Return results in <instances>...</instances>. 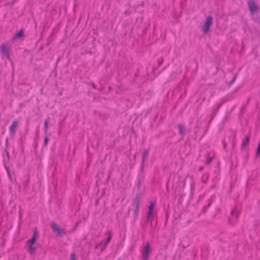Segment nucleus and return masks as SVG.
Here are the masks:
<instances>
[{"mask_svg":"<svg viewBox=\"0 0 260 260\" xmlns=\"http://www.w3.org/2000/svg\"><path fill=\"white\" fill-rule=\"evenodd\" d=\"M150 245L148 242L143 243L141 253L142 260H148L151 253Z\"/></svg>","mask_w":260,"mask_h":260,"instance_id":"nucleus-1","label":"nucleus"},{"mask_svg":"<svg viewBox=\"0 0 260 260\" xmlns=\"http://www.w3.org/2000/svg\"><path fill=\"white\" fill-rule=\"evenodd\" d=\"M213 23V18L211 16H209L207 17L205 24L202 27V31L204 34H207L210 29V27Z\"/></svg>","mask_w":260,"mask_h":260,"instance_id":"nucleus-2","label":"nucleus"},{"mask_svg":"<svg viewBox=\"0 0 260 260\" xmlns=\"http://www.w3.org/2000/svg\"><path fill=\"white\" fill-rule=\"evenodd\" d=\"M238 217V213L237 211V207H235L232 211L231 216L229 218V223L231 224H234L237 220Z\"/></svg>","mask_w":260,"mask_h":260,"instance_id":"nucleus-3","label":"nucleus"},{"mask_svg":"<svg viewBox=\"0 0 260 260\" xmlns=\"http://www.w3.org/2000/svg\"><path fill=\"white\" fill-rule=\"evenodd\" d=\"M154 204L152 202H150V204L148 207L149 211L147 213V221L148 222H150L151 224L152 223V220H153V210L154 208Z\"/></svg>","mask_w":260,"mask_h":260,"instance_id":"nucleus-4","label":"nucleus"},{"mask_svg":"<svg viewBox=\"0 0 260 260\" xmlns=\"http://www.w3.org/2000/svg\"><path fill=\"white\" fill-rule=\"evenodd\" d=\"M51 227L52 229L53 232L55 233H57L59 236H61L62 234H65V232L64 231V230L60 228L55 222H53L52 223Z\"/></svg>","mask_w":260,"mask_h":260,"instance_id":"nucleus-5","label":"nucleus"},{"mask_svg":"<svg viewBox=\"0 0 260 260\" xmlns=\"http://www.w3.org/2000/svg\"><path fill=\"white\" fill-rule=\"evenodd\" d=\"M248 6L250 11L252 13H254L258 10V6L253 0L249 1Z\"/></svg>","mask_w":260,"mask_h":260,"instance_id":"nucleus-6","label":"nucleus"},{"mask_svg":"<svg viewBox=\"0 0 260 260\" xmlns=\"http://www.w3.org/2000/svg\"><path fill=\"white\" fill-rule=\"evenodd\" d=\"M38 237V232L36 230H35L34 231L32 237L30 239H29L28 240H27V243H26V245H34V244L35 243V242L37 240V238Z\"/></svg>","mask_w":260,"mask_h":260,"instance_id":"nucleus-7","label":"nucleus"},{"mask_svg":"<svg viewBox=\"0 0 260 260\" xmlns=\"http://www.w3.org/2000/svg\"><path fill=\"white\" fill-rule=\"evenodd\" d=\"M18 126V122L17 121H13L12 124L10 127V133L11 134L14 135L16 132V127Z\"/></svg>","mask_w":260,"mask_h":260,"instance_id":"nucleus-8","label":"nucleus"},{"mask_svg":"<svg viewBox=\"0 0 260 260\" xmlns=\"http://www.w3.org/2000/svg\"><path fill=\"white\" fill-rule=\"evenodd\" d=\"M149 151L148 150L144 149L142 153V164H141V170H142L143 168V165L145 162V159H146L147 155L148 154Z\"/></svg>","mask_w":260,"mask_h":260,"instance_id":"nucleus-9","label":"nucleus"},{"mask_svg":"<svg viewBox=\"0 0 260 260\" xmlns=\"http://www.w3.org/2000/svg\"><path fill=\"white\" fill-rule=\"evenodd\" d=\"M1 51L4 53V55H6L7 57H9V51L8 48L6 45L5 44H2L1 47Z\"/></svg>","mask_w":260,"mask_h":260,"instance_id":"nucleus-10","label":"nucleus"},{"mask_svg":"<svg viewBox=\"0 0 260 260\" xmlns=\"http://www.w3.org/2000/svg\"><path fill=\"white\" fill-rule=\"evenodd\" d=\"M178 128L179 129V134L181 135L182 138L181 139H183V137L185 136V127L183 124H179L178 125Z\"/></svg>","mask_w":260,"mask_h":260,"instance_id":"nucleus-11","label":"nucleus"},{"mask_svg":"<svg viewBox=\"0 0 260 260\" xmlns=\"http://www.w3.org/2000/svg\"><path fill=\"white\" fill-rule=\"evenodd\" d=\"M24 31L23 29H21L19 30L18 32H17L13 38V39H20L24 35Z\"/></svg>","mask_w":260,"mask_h":260,"instance_id":"nucleus-12","label":"nucleus"},{"mask_svg":"<svg viewBox=\"0 0 260 260\" xmlns=\"http://www.w3.org/2000/svg\"><path fill=\"white\" fill-rule=\"evenodd\" d=\"M140 200H141L140 195L137 194L136 195L134 202L133 203V206H139Z\"/></svg>","mask_w":260,"mask_h":260,"instance_id":"nucleus-13","label":"nucleus"},{"mask_svg":"<svg viewBox=\"0 0 260 260\" xmlns=\"http://www.w3.org/2000/svg\"><path fill=\"white\" fill-rule=\"evenodd\" d=\"M28 248V251L29 252L30 254H33L35 252L36 250V247L34 246V245H26Z\"/></svg>","mask_w":260,"mask_h":260,"instance_id":"nucleus-14","label":"nucleus"},{"mask_svg":"<svg viewBox=\"0 0 260 260\" xmlns=\"http://www.w3.org/2000/svg\"><path fill=\"white\" fill-rule=\"evenodd\" d=\"M108 234H109L108 237L107 238V239L105 241H103V245L104 246H105V247H106V246L108 245V244L109 243L110 241L111 240V236L110 235V233H108Z\"/></svg>","mask_w":260,"mask_h":260,"instance_id":"nucleus-15","label":"nucleus"},{"mask_svg":"<svg viewBox=\"0 0 260 260\" xmlns=\"http://www.w3.org/2000/svg\"><path fill=\"white\" fill-rule=\"evenodd\" d=\"M249 139H250V136L249 135H247L246 136L245 140L243 141V142L242 144V145H241L242 148H244L248 144Z\"/></svg>","mask_w":260,"mask_h":260,"instance_id":"nucleus-16","label":"nucleus"},{"mask_svg":"<svg viewBox=\"0 0 260 260\" xmlns=\"http://www.w3.org/2000/svg\"><path fill=\"white\" fill-rule=\"evenodd\" d=\"M210 155H211V153H209L208 154V158L207 159V160H206V165H209L210 164V163L211 162L212 159V158L213 157V155H212L211 156H210Z\"/></svg>","mask_w":260,"mask_h":260,"instance_id":"nucleus-17","label":"nucleus"},{"mask_svg":"<svg viewBox=\"0 0 260 260\" xmlns=\"http://www.w3.org/2000/svg\"><path fill=\"white\" fill-rule=\"evenodd\" d=\"M134 207H135V211H134L135 216L136 217H137V215H138V211H139V206H134Z\"/></svg>","mask_w":260,"mask_h":260,"instance_id":"nucleus-18","label":"nucleus"},{"mask_svg":"<svg viewBox=\"0 0 260 260\" xmlns=\"http://www.w3.org/2000/svg\"><path fill=\"white\" fill-rule=\"evenodd\" d=\"M48 121L46 120L44 122V132L45 134L47 133V128H48Z\"/></svg>","mask_w":260,"mask_h":260,"instance_id":"nucleus-19","label":"nucleus"},{"mask_svg":"<svg viewBox=\"0 0 260 260\" xmlns=\"http://www.w3.org/2000/svg\"><path fill=\"white\" fill-rule=\"evenodd\" d=\"M208 177L206 175H204L202 177L203 182L206 183L208 179Z\"/></svg>","mask_w":260,"mask_h":260,"instance_id":"nucleus-20","label":"nucleus"},{"mask_svg":"<svg viewBox=\"0 0 260 260\" xmlns=\"http://www.w3.org/2000/svg\"><path fill=\"white\" fill-rule=\"evenodd\" d=\"M71 260H76V254L75 253H72L71 255Z\"/></svg>","mask_w":260,"mask_h":260,"instance_id":"nucleus-21","label":"nucleus"},{"mask_svg":"<svg viewBox=\"0 0 260 260\" xmlns=\"http://www.w3.org/2000/svg\"><path fill=\"white\" fill-rule=\"evenodd\" d=\"M48 141H49V140H48L47 137H45V138H44V145L45 146H46L47 145L48 143Z\"/></svg>","mask_w":260,"mask_h":260,"instance_id":"nucleus-22","label":"nucleus"},{"mask_svg":"<svg viewBox=\"0 0 260 260\" xmlns=\"http://www.w3.org/2000/svg\"><path fill=\"white\" fill-rule=\"evenodd\" d=\"M157 62L158 63V64L160 66L161 65L162 62H163V59L162 58H158V60H157Z\"/></svg>","mask_w":260,"mask_h":260,"instance_id":"nucleus-23","label":"nucleus"},{"mask_svg":"<svg viewBox=\"0 0 260 260\" xmlns=\"http://www.w3.org/2000/svg\"><path fill=\"white\" fill-rule=\"evenodd\" d=\"M103 241H102L100 243L96 244V245L95 246V248H99L100 246H101L103 245Z\"/></svg>","mask_w":260,"mask_h":260,"instance_id":"nucleus-24","label":"nucleus"},{"mask_svg":"<svg viewBox=\"0 0 260 260\" xmlns=\"http://www.w3.org/2000/svg\"><path fill=\"white\" fill-rule=\"evenodd\" d=\"M236 76H235L233 78V79H232V80L231 81V83H230L231 84H233L235 82V81L236 80Z\"/></svg>","mask_w":260,"mask_h":260,"instance_id":"nucleus-25","label":"nucleus"},{"mask_svg":"<svg viewBox=\"0 0 260 260\" xmlns=\"http://www.w3.org/2000/svg\"><path fill=\"white\" fill-rule=\"evenodd\" d=\"M91 85H92V86L94 88H95V89L96 88V86H95V84H94L93 83H91Z\"/></svg>","mask_w":260,"mask_h":260,"instance_id":"nucleus-26","label":"nucleus"},{"mask_svg":"<svg viewBox=\"0 0 260 260\" xmlns=\"http://www.w3.org/2000/svg\"><path fill=\"white\" fill-rule=\"evenodd\" d=\"M106 247H105V246L103 245V247L102 248L101 251H103Z\"/></svg>","mask_w":260,"mask_h":260,"instance_id":"nucleus-27","label":"nucleus"},{"mask_svg":"<svg viewBox=\"0 0 260 260\" xmlns=\"http://www.w3.org/2000/svg\"><path fill=\"white\" fill-rule=\"evenodd\" d=\"M210 204H211V203L210 202V203L207 205V207H209L210 206Z\"/></svg>","mask_w":260,"mask_h":260,"instance_id":"nucleus-28","label":"nucleus"}]
</instances>
